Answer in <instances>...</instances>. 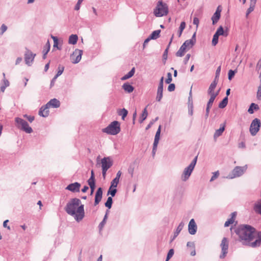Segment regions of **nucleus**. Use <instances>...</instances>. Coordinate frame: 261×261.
<instances>
[{
    "label": "nucleus",
    "instance_id": "nucleus-56",
    "mask_svg": "<svg viewBox=\"0 0 261 261\" xmlns=\"http://www.w3.org/2000/svg\"><path fill=\"white\" fill-rule=\"evenodd\" d=\"M175 85L174 84H170L168 87V90L170 92L173 91L175 90Z\"/></svg>",
    "mask_w": 261,
    "mask_h": 261
},
{
    "label": "nucleus",
    "instance_id": "nucleus-39",
    "mask_svg": "<svg viewBox=\"0 0 261 261\" xmlns=\"http://www.w3.org/2000/svg\"><path fill=\"white\" fill-rule=\"evenodd\" d=\"M228 102V98L227 97H225L222 101L219 103V107L220 108H224L225 107Z\"/></svg>",
    "mask_w": 261,
    "mask_h": 261
},
{
    "label": "nucleus",
    "instance_id": "nucleus-32",
    "mask_svg": "<svg viewBox=\"0 0 261 261\" xmlns=\"http://www.w3.org/2000/svg\"><path fill=\"white\" fill-rule=\"evenodd\" d=\"M78 39L77 36L76 35H71L69 38L68 42L69 44H75Z\"/></svg>",
    "mask_w": 261,
    "mask_h": 261
},
{
    "label": "nucleus",
    "instance_id": "nucleus-11",
    "mask_svg": "<svg viewBox=\"0 0 261 261\" xmlns=\"http://www.w3.org/2000/svg\"><path fill=\"white\" fill-rule=\"evenodd\" d=\"M81 186V184L78 182H75L68 185L65 188V189L73 193H76L80 192Z\"/></svg>",
    "mask_w": 261,
    "mask_h": 261
},
{
    "label": "nucleus",
    "instance_id": "nucleus-43",
    "mask_svg": "<svg viewBox=\"0 0 261 261\" xmlns=\"http://www.w3.org/2000/svg\"><path fill=\"white\" fill-rule=\"evenodd\" d=\"M216 34H217L218 36L220 35H225L227 36V34H224V32L223 30V28L222 26H220L217 30L216 32L215 33Z\"/></svg>",
    "mask_w": 261,
    "mask_h": 261
},
{
    "label": "nucleus",
    "instance_id": "nucleus-3",
    "mask_svg": "<svg viewBox=\"0 0 261 261\" xmlns=\"http://www.w3.org/2000/svg\"><path fill=\"white\" fill-rule=\"evenodd\" d=\"M168 13V7L166 3L159 1L153 10V14L156 17H162Z\"/></svg>",
    "mask_w": 261,
    "mask_h": 261
},
{
    "label": "nucleus",
    "instance_id": "nucleus-23",
    "mask_svg": "<svg viewBox=\"0 0 261 261\" xmlns=\"http://www.w3.org/2000/svg\"><path fill=\"white\" fill-rule=\"evenodd\" d=\"M236 215H237V213L236 212H233L231 214V217L229 219H228L226 222L225 223H224V227H228L229 226L230 224H232L234 221V219H235V217L236 216Z\"/></svg>",
    "mask_w": 261,
    "mask_h": 261
},
{
    "label": "nucleus",
    "instance_id": "nucleus-36",
    "mask_svg": "<svg viewBox=\"0 0 261 261\" xmlns=\"http://www.w3.org/2000/svg\"><path fill=\"white\" fill-rule=\"evenodd\" d=\"M112 187H111V186H110L107 193L108 195H110L111 196V197H112L115 196L117 191L115 188H112Z\"/></svg>",
    "mask_w": 261,
    "mask_h": 261
},
{
    "label": "nucleus",
    "instance_id": "nucleus-8",
    "mask_svg": "<svg viewBox=\"0 0 261 261\" xmlns=\"http://www.w3.org/2000/svg\"><path fill=\"white\" fill-rule=\"evenodd\" d=\"M196 164H189V165L185 168L181 175V179L183 181H186L190 177L192 171H193Z\"/></svg>",
    "mask_w": 261,
    "mask_h": 261
},
{
    "label": "nucleus",
    "instance_id": "nucleus-58",
    "mask_svg": "<svg viewBox=\"0 0 261 261\" xmlns=\"http://www.w3.org/2000/svg\"><path fill=\"white\" fill-rule=\"evenodd\" d=\"M83 0H79L77 4H76L75 6V10H79L80 8V5L82 3Z\"/></svg>",
    "mask_w": 261,
    "mask_h": 261
},
{
    "label": "nucleus",
    "instance_id": "nucleus-15",
    "mask_svg": "<svg viewBox=\"0 0 261 261\" xmlns=\"http://www.w3.org/2000/svg\"><path fill=\"white\" fill-rule=\"evenodd\" d=\"M36 55L33 54L31 51L28 50L25 54V61L26 64L30 65L34 59Z\"/></svg>",
    "mask_w": 261,
    "mask_h": 261
},
{
    "label": "nucleus",
    "instance_id": "nucleus-6",
    "mask_svg": "<svg viewBox=\"0 0 261 261\" xmlns=\"http://www.w3.org/2000/svg\"><path fill=\"white\" fill-rule=\"evenodd\" d=\"M15 120L16 123V126L18 128H20L27 133H31L32 132L33 130L32 128L29 126L28 123L25 121L18 117L16 118Z\"/></svg>",
    "mask_w": 261,
    "mask_h": 261
},
{
    "label": "nucleus",
    "instance_id": "nucleus-26",
    "mask_svg": "<svg viewBox=\"0 0 261 261\" xmlns=\"http://www.w3.org/2000/svg\"><path fill=\"white\" fill-rule=\"evenodd\" d=\"M109 213V211L108 210H107L102 221L99 224L98 227H99V229L100 230L102 229L103 226H105V225L106 223V221L108 219V215Z\"/></svg>",
    "mask_w": 261,
    "mask_h": 261
},
{
    "label": "nucleus",
    "instance_id": "nucleus-24",
    "mask_svg": "<svg viewBox=\"0 0 261 261\" xmlns=\"http://www.w3.org/2000/svg\"><path fill=\"white\" fill-rule=\"evenodd\" d=\"M88 183L90 187H95V176L93 170L91 171V176L88 180Z\"/></svg>",
    "mask_w": 261,
    "mask_h": 261
},
{
    "label": "nucleus",
    "instance_id": "nucleus-60",
    "mask_svg": "<svg viewBox=\"0 0 261 261\" xmlns=\"http://www.w3.org/2000/svg\"><path fill=\"white\" fill-rule=\"evenodd\" d=\"M24 117L27 118V119L30 122H32L34 120V117L31 116H27V115H24L23 116Z\"/></svg>",
    "mask_w": 261,
    "mask_h": 261
},
{
    "label": "nucleus",
    "instance_id": "nucleus-55",
    "mask_svg": "<svg viewBox=\"0 0 261 261\" xmlns=\"http://www.w3.org/2000/svg\"><path fill=\"white\" fill-rule=\"evenodd\" d=\"M161 133V126H160L157 132H156L154 139L159 140L160 139V136Z\"/></svg>",
    "mask_w": 261,
    "mask_h": 261
},
{
    "label": "nucleus",
    "instance_id": "nucleus-31",
    "mask_svg": "<svg viewBox=\"0 0 261 261\" xmlns=\"http://www.w3.org/2000/svg\"><path fill=\"white\" fill-rule=\"evenodd\" d=\"M123 89L128 93L132 92L134 90V87L127 83H125L122 86Z\"/></svg>",
    "mask_w": 261,
    "mask_h": 261
},
{
    "label": "nucleus",
    "instance_id": "nucleus-14",
    "mask_svg": "<svg viewBox=\"0 0 261 261\" xmlns=\"http://www.w3.org/2000/svg\"><path fill=\"white\" fill-rule=\"evenodd\" d=\"M221 10H222L220 8V6H218L217 8L215 13L214 14L213 16L212 17V20L213 21V24L216 23L219 20L221 16Z\"/></svg>",
    "mask_w": 261,
    "mask_h": 261
},
{
    "label": "nucleus",
    "instance_id": "nucleus-49",
    "mask_svg": "<svg viewBox=\"0 0 261 261\" xmlns=\"http://www.w3.org/2000/svg\"><path fill=\"white\" fill-rule=\"evenodd\" d=\"M256 97L258 100H261V84L258 88Z\"/></svg>",
    "mask_w": 261,
    "mask_h": 261
},
{
    "label": "nucleus",
    "instance_id": "nucleus-63",
    "mask_svg": "<svg viewBox=\"0 0 261 261\" xmlns=\"http://www.w3.org/2000/svg\"><path fill=\"white\" fill-rule=\"evenodd\" d=\"M185 28H186V23L184 21L181 22L180 23L179 28V30L183 31V30L185 29Z\"/></svg>",
    "mask_w": 261,
    "mask_h": 261
},
{
    "label": "nucleus",
    "instance_id": "nucleus-16",
    "mask_svg": "<svg viewBox=\"0 0 261 261\" xmlns=\"http://www.w3.org/2000/svg\"><path fill=\"white\" fill-rule=\"evenodd\" d=\"M195 33L193 35L191 39L186 40L184 43L183 45L186 47L187 50L190 49L194 45L195 43Z\"/></svg>",
    "mask_w": 261,
    "mask_h": 261
},
{
    "label": "nucleus",
    "instance_id": "nucleus-35",
    "mask_svg": "<svg viewBox=\"0 0 261 261\" xmlns=\"http://www.w3.org/2000/svg\"><path fill=\"white\" fill-rule=\"evenodd\" d=\"M135 69L133 67L132 70L126 74H125L124 76L121 78L122 80H127L132 76H133L135 73Z\"/></svg>",
    "mask_w": 261,
    "mask_h": 261
},
{
    "label": "nucleus",
    "instance_id": "nucleus-19",
    "mask_svg": "<svg viewBox=\"0 0 261 261\" xmlns=\"http://www.w3.org/2000/svg\"><path fill=\"white\" fill-rule=\"evenodd\" d=\"M184 226V223L182 222H181L178 226H177L175 231L174 233L173 236L171 238L170 242H172L179 234L180 232Z\"/></svg>",
    "mask_w": 261,
    "mask_h": 261
},
{
    "label": "nucleus",
    "instance_id": "nucleus-7",
    "mask_svg": "<svg viewBox=\"0 0 261 261\" xmlns=\"http://www.w3.org/2000/svg\"><path fill=\"white\" fill-rule=\"evenodd\" d=\"M260 121L258 118H255L252 121L250 128L249 131L250 132V134L252 136H255L257 133L259 131V128L260 127Z\"/></svg>",
    "mask_w": 261,
    "mask_h": 261
},
{
    "label": "nucleus",
    "instance_id": "nucleus-20",
    "mask_svg": "<svg viewBox=\"0 0 261 261\" xmlns=\"http://www.w3.org/2000/svg\"><path fill=\"white\" fill-rule=\"evenodd\" d=\"M47 106H48L49 108L50 107L53 108H59L60 106V101L54 98L49 101L47 103Z\"/></svg>",
    "mask_w": 261,
    "mask_h": 261
},
{
    "label": "nucleus",
    "instance_id": "nucleus-45",
    "mask_svg": "<svg viewBox=\"0 0 261 261\" xmlns=\"http://www.w3.org/2000/svg\"><path fill=\"white\" fill-rule=\"evenodd\" d=\"M174 250L173 249H170L168 252L166 261H169V260L173 256L174 254Z\"/></svg>",
    "mask_w": 261,
    "mask_h": 261
},
{
    "label": "nucleus",
    "instance_id": "nucleus-27",
    "mask_svg": "<svg viewBox=\"0 0 261 261\" xmlns=\"http://www.w3.org/2000/svg\"><path fill=\"white\" fill-rule=\"evenodd\" d=\"M187 50H188L186 47L182 45L179 50L177 51L176 55L177 57H182Z\"/></svg>",
    "mask_w": 261,
    "mask_h": 261
},
{
    "label": "nucleus",
    "instance_id": "nucleus-48",
    "mask_svg": "<svg viewBox=\"0 0 261 261\" xmlns=\"http://www.w3.org/2000/svg\"><path fill=\"white\" fill-rule=\"evenodd\" d=\"M255 5L250 4V7L247 10V13H246V16H247L251 12H252L254 10V7Z\"/></svg>",
    "mask_w": 261,
    "mask_h": 261
},
{
    "label": "nucleus",
    "instance_id": "nucleus-41",
    "mask_svg": "<svg viewBox=\"0 0 261 261\" xmlns=\"http://www.w3.org/2000/svg\"><path fill=\"white\" fill-rule=\"evenodd\" d=\"M147 115H148V113H147V108H145L144 109V111L142 114V116L141 117V119L140 120L141 123H142L146 118V117H147Z\"/></svg>",
    "mask_w": 261,
    "mask_h": 261
},
{
    "label": "nucleus",
    "instance_id": "nucleus-22",
    "mask_svg": "<svg viewBox=\"0 0 261 261\" xmlns=\"http://www.w3.org/2000/svg\"><path fill=\"white\" fill-rule=\"evenodd\" d=\"M121 175V172L120 171H119L117 174L116 177L113 179L112 181L111 182V187H113L114 188H116L117 186V185L119 181V178Z\"/></svg>",
    "mask_w": 261,
    "mask_h": 261
},
{
    "label": "nucleus",
    "instance_id": "nucleus-44",
    "mask_svg": "<svg viewBox=\"0 0 261 261\" xmlns=\"http://www.w3.org/2000/svg\"><path fill=\"white\" fill-rule=\"evenodd\" d=\"M113 160L110 157L104 158L101 161V163H112Z\"/></svg>",
    "mask_w": 261,
    "mask_h": 261
},
{
    "label": "nucleus",
    "instance_id": "nucleus-42",
    "mask_svg": "<svg viewBox=\"0 0 261 261\" xmlns=\"http://www.w3.org/2000/svg\"><path fill=\"white\" fill-rule=\"evenodd\" d=\"M119 115L122 116V119L123 120H124L125 118L127 115V111L125 109H123L120 110L119 113Z\"/></svg>",
    "mask_w": 261,
    "mask_h": 261
},
{
    "label": "nucleus",
    "instance_id": "nucleus-50",
    "mask_svg": "<svg viewBox=\"0 0 261 261\" xmlns=\"http://www.w3.org/2000/svg\"><path fill=\"white\" fill-rule=\"evenodd\" d=\"M173 38V35H172L171 38V40H170V41L168 44V46L167 47V48L165 49V51H164V57L165 58H167V53H168V48L169 47V46L170 45L171 43V42L172 41V39Z\"/></svg>",
    "mask_w": 261,
    "mask_h": 261
},
{
    "label": "nucleus",
    "instance_id": "nucleus-28",
    "mask_svg": "<svg viewBox=\"0 0 261 261\" xmlns=\"http://www.w3.org/2000/svg\"><path fill=\"white\" fill-rule=\"evenodd\" d=\"M254 210L261 215V199L258 200L254 206Z\"/></svg>",
    "mask_w": 261,
    "mask_h": 261
},
{
    "label": "nucleus",
    "instance_id": "nucleus-46",
    "mask_svg": "<svg viewBox=\"0 0 261 261\" xmlns=\"http://www.w3.org/2000/svg\"><path fill=\"white\" fill-rule=\"evenodd\" d=\"M219 36L216 33L214 35L213 40H212V44L214 46H215L218 42Z\"/></svg>",
    "mask_w": 261,
    "mask_h": 261
},
{
    "label": "nucleus",
    "instance_id": "nucleus-38",
    "mask_svg": "<svg viewBox=\"0 0 261 261\" xmlns=\"http://www.w3.org/2000/svg\"><path fill=\"white\" fill-rule=\"evenodd\" d=\"M64 68L63 66H59L58 72H57V74L56 75V76L53 79L51 83H53V81L54 80H55L59 76H60V75H61L62 74V73L64 71Z\"/></svg>",
    "mask_w": 261,
    "mask_h": 261
},
{
    "label": "nucleus",
    "instance_id": "nucleus-47",
    "mask_svg": "<svg viewBox=\"0 0 261 261\" xmlns=\"http://www.w3.org/2000/svg\"><path fill=\"white\" fill-rule=\"evenodd\" d=\"M134 169H135V164H130V165L129 166V167L128 169V172L131 175L132 177L133 175Z\"/></svg>",
    "mask_w": 261,
    "mask_h": 261
},
{
    "label": "nucleus",
    "instance_id": "nucleus-13",
    "mask_svg": "<svg viewBox=\"0 0 261 261\" xmlns=\"http://www.w3.org/2000/svg\"><path fill=\"white\" fill-rule=\"evenodd\" d=\"M102 197V189L99 187L97 189L94 199V205L96 206L100 202Z\"/></svg>",
    "mask_w": 261,
    "mask_h": 261
},
{
    "label": "nucleus",
    "instance_id": "nucleus-40",
    "mask_svg": "<svg viewBox=\"0 0 261 261\" xmlns=\"http://www.w3.org/2000/svg\"><path fill=\"white\" fill-rule=\"evenodd\" d=\"M45 48H46V51H45V50H43V59H45L46 58V55H47V54L48 53V52L49 51V50L50 49V43H49V42L48 40L47 41V42L46 43V45L45 46Z\"/></svg>",
    "mask_w": 261,
    "mask_h": 261
},
{
    "label": "nucleus",
    "instance_id": "nucleus-12",
    "mask_svg": "<svg viewBox=\"0 0 261 261\" xmlns=\"http://www.w3.org/2000/svg\"><path fill=\"white\" fill-rule=\"evenodd\" d=\"M197 226L194 219H191L188 225V231L190 234L194 235L196 233Z\"/></svg>",
    "mask_w": 261,
    "mask_h": 261
},
{
    "label": "nucleus",
    "instance_id": "nucleus-2",
    "mask_svg": "<svg viewBox=\"0 0 261 261\" xmlns=\"http://www.w3.org/2000/svg\"><path fill=\"white\" fill-rule=\"evenodd\" d=\"M81 201L77 198L71 199L66 204L65 210L66 212L74 216L77 221L82 220L85 216L84 205L81 204Z\"/></svg>",
    "mask_w": 261,
    "mask_h": 261
},
{
    "label": "nucleus",
    "instance_id": "nucleus-62",
    "mask_svg": "<svg viewBox=\"0 0 261 261\" xmlns=\"http://www.w3.org/2000/svg\"><path fill=\"white\" fill-rule=\"evenodd\" d=\"M159 140L154 139V142H153V151L156 149V148L157 147L158 144L159 143Z\"/></svg>",
    "mask_w": 261,
    "mask_h": 261
},
{
    "label": "nucleus",
    "instance_id": "nucleus-64",
    "mask_svg": "<svg viewBox=\"0 0 261 261\" xmlns=\"http://www.w3.org/2000/svg\"><path fill=\"white\" fill-rule=\"evenodd\" d=\"M191 57V55L190 54H187L186 56V57L185 58V64H187L188 61H189L190 58Z\"/></svg>",
    "mask_w": 261,
    "mask_h": 261
},
{
    "label": "nucleus",
    "instance_id": "nucleus-54",
    "mask_svg": "<svg viewBox=\"0 0 261 261\" xmlns=\"http://www.w3.org/2000/svg\"><path fill=\"white\" fill-rule=\"evenodd\" d=\"M51 38H53L54 40V47H58V39L56 37L51 36Z\"/></svg>",
    "mask_w": 261,
    "mask_h": 261
},
{
    "label": "nucleus",
    "instance_id": "nucleus-10",
    "mask_svg": "<svg viewBox=\"0 0 261 261\" xmlns=\"http://www.w3.org/2000/svg\"><path fill=\"white\" fill-rule=\"evenodd\" d=\"M83 51L81 49H76L70 56V60L72 63H79L82 58Z\"/></svg>",
    "mask_w": 261,
    "mask_h": 261
},
{
    "label": "nucleus",
    "instance_id": "nucleus-25",
    "mask_svg": "<svg viewBox=\"0 0 261 261\" xmlns=\"http://www.w3.org/2000/svg\"><path fill=\"white\" fill-rule=\"evenodd\" d=\"M225 125L224 123L222 124L221 125L220 128L216 130L215 134H214L215 138H217L222 135V133L224 132V129H225Z\"/></svg>",
    "mask_w": 261,
    "mask_h": 261
},
{
    "label": "nucleus",
    "instance_id": "nucleus-37",
    "mask_svg": "<svg viewBox=\"0 0 261 261\" xmlns=\"http://www.w3.org/2000/svg\"><path fill=\"white\" fill-rule=\"evenodd\" d=\"M113 203V199L112 197H108L107 201L105 203V205L106 207H108L109 209L112 207Z\"/></svg>",
    "mask_w": 261,
    "mask_h": 261
},
{
    "label": "nucleus",
    "instance_id": "nucleus-29",
    "mask_svg": "<svg viewBox=\"0 0 261 261\" xmlns=\"http://www.w3.org/2000/svg\"><path fill=\"white\" fill-rule=\"evenodd\" d=\"M163 91V88L158 87V91H157V94H156V100L158 101H160L161 99L162 98Z\"/></svg>",
    "mask_w": 261,
    "mask_h": 261
},
{
    "label": "nucleus",
    "instance_id": "nucleus-61",
    "mask_svg": "<svg viewBox=\"0 0 261 261\" xmlns=\"http://www.w3.org/2000/svg\"><path fill=\"white\" fill-rule=\"evenodd\" d=\"M199 20L197 17H194L193 19V23L194 24L196 25V28L198 27L199 24Z\"/></svg>",
    "mask_w": 261,
    "mask_h": 261
},
{
    "label": "nucleus",
    "instance_id": "nucleus-9",
    "mask_svg": "<svg viewBox=\"0 0 261 261\" xmlns=\"http://www.w3.org/2000/svg\"><path fill=\"white\" fill-rule=\"evenodd\" d=\"M222 253L220 255V258H224L228 253V242L226 238H223L220 244Z\"/></svg>",
    "mask_w": 261,
    "mask_h": 261
},
{
    "label": "nucleus",
    "instance_id": "nucleus-5",
    "mask_svg": "<svg viewBox=\"0 0 261 261\" xmlns=\"http://www.w3.org/2000/svg\"><path fill=\"white\" fill-rule=\"evenodd\" d=\"M247 165L241 167L237 166L231 171V173L227 176V178L232 179L236 177H240L247 170Z\"/></svg>",
    "mask_w": 261,
    "mask_h": 261
},
{
    "label": "nucleus",
    "instance_id": "nucleus-18",
    "mask_svg": "<svg viewBox=\"0 0 261 261\" xmlns=\"http://www.w3.org/2000/svg\"><path fill=\"white\" fill-rule=\"evenodd\" d=\"M49 107L46 104L45 106H42L39 111V115L40 116L44 117H47L49 114Z\"/></svg>",
    "mask_w": 261,
    "mask_h": 261
},
{
    "label": "nucleus",
    "instance_id": "nucleus-17",
    "mask_svg": "<svg viewBox=\"0 0 261 261\" xmlns=\"http://www.w3.org/2000/svg\"><path fill=\"white\" fill-rule=\"evenodd\" d=\"M217 83L215 80L213 81L211 84L210 86V87L208 90V93L210 96H212L213 94L215 95V96H217L218 95L219 91L215 92L214 91L216 86H217Z\"/></svg>",
    "mask_w": 261,
    "mask_h": 261
},
{
    "label": "nucleus",
    "instance_id": "nucleus-21",
    "mask_svg": "<svg viewBox=\"0 0 261 261\" xmlns=\"http://www.w3.org/2000/svg\"><path fill=\"white\" fill-rule=\"evenodd\" d=\"M210 99H209V101L207 104V107L206 109V116L207 117L209 114L210 109L212 107L213 103L216 97V96H215V95L213 94L212 96H210Z\"/></svg>",
    "mask_w": 261,
    "mask_h": 261
},
{
    "label": "nucleus",
    "instance_id": "nucleus-52",
    "mask_svg": "<svg viewBox=\"0 0 261 261\" xmlns=\"http://www.w3.org/2000/svg\"><path fill=\"white\" fill-rule=\"evenodd\" d=\"M234 74H235L234 71H233L232 70H229L228 74V79L229 80H231L232 79V78L234 76Z\"/></svg>",
    "mask_w": 261,
    "mask_h": 261
},
{
    "label": "nucleus",
    "instance_id": "nucleus-57",
    "mask_svg": "<svg viewBox=\"0 0 261 261\" xmlns=\"http://www.w3.org/2000/svg\"><path fill=\"white\" fill-rule=\"evenodd\" d=\"M7 29V26L3 24L1 28V32H0V34H3L5 31H6Z\"/></svg>",
    "mask_w": 261,
    "mask_h": 261
},
{
    "label": "nucleus",
    "instance_id": "nucleus-34",
    "mask_svg": "<svg viewBox=\"0 0 261 261\" xmlns=\"http://www.w3.org/2000/svg\"><path fill=\"white\" fill-rule=\"evenodd\" d=\"M161 33V30H156L153 31L149 36V39H156L160 36V34Z\"/></svg>",
    "mask_w": 261,
    "mask_h": 261
},
{
    "label": "nucleus",
    "instance_id": "nucleus-1",
    "mask_svg": "<svg viewBox=\"0 0 261 261\" xmlns=\"http://www.w3.org/2000/svg\"><path fill=\"white\" fill-rule=\"evenodd\" d=\"M238 236V240L245 246L252 248L261 245V231H256L255 229L249 225H241L234 230Z\"/></svg>",
    "mask_w": 261,
    "mask_h": 261
},
{
    "label": "nucleus",
    "instance_id": "nucleus-59",
    "mask_svg": "<svg viewBox=\"0 0 261 261\" xmlns=\"http://www.w3.org/2000/svg\"><path fill=\"white\" fill-rule=\"evenodd\" d=\"M187 246L188 247H191L192 249H194L195 247V244L193 242H188L187 244Z\"/></svg>",
    "mask_w": 261,
    "mask_h": 261
},
{
    "label": "nucleus",
    "instance_id": "nucleus-33",
    "mask_svg": "<svg viewBox=\"0 0 261 261\" xmlns=\"http://www.w3.org/2000/svg\"><path fill=\"white\" fill-rule=\"evenodd\" d=\"M112 164H102V176L105 178L107 171L111 167Z\"/></svg>",
    "mask_w": 261,
    "mask_h": 261
},
{
    "label": "nucleus",
    "instance_id": "nucleus-4",
    "mask_svg": "<svg viewBox=\"0 0 261 261\" xmlns=\"http://www.w3.org/2000/svg\"><path fill=\"white\" fill-rule=\"evenodd\" d=\"M121 130L120 123L117 121L112 122L107 127L102 129L103 133L111 135H116Z\"/></svg>",
    "mask_w": 261,
    "mask_h": 261
},
{
    "label": "nucleus",
    "instance_id": "nucleus-51",
    "mask_svg": "<svg viewBox=\"0 0 261 261\" xmlns=\"http://www.w3.org/2000/svg\"><path fill=\"white\" fill-rule=\"evenodd\" d=\"M219 175V173L218 171L214 172L213 175L212 176V177H211V178L210 179V181H214L215 179H216L218 177Z\"/></svg>",
    "mask_w": 261,
    "mask_h": 261
},
{
    "label": "nucleus",
    "instance_id": "nucleus-30",
    "mask_svg": "<svg viewBox=\"0 0 261 261\" xmlns=\"http://www.w3.org/2000/svg\"><path fill=\"white\" fill-rule=\"evenodd\" d=\"M258 110H259L258 106L254 103H252L250 106L248 112L250 114H253L254 113V110L256 111Z\"/></svg>",
    "mask_w": 261,
    "mask_h": 261
},
{
    "label": "nucleus",
    "instance_id": "nucleus-53",
    "mask_svg": "<svg viewBox=\"0 0 261 261\" xmlns=\"http://www.w3.org/2000/svg\"><path fill=\"white\" fill-rule=\"evenodd\" d=\"M172 81V75L170 72L167 73V79L166 80V83L167 84H170Z\"/></svg>",
    "mask_w": 261,
    "mask_h": 261
}]
</instances>
